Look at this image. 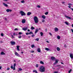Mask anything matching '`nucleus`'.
I'll use <instances>...</instances> for the list:
<instances>
[{"mask_svg": "<svg viewBox=\"0 0 73 73\" xmlns=\"http://www.w3.org/2000/svg\"><path fill=\"white\" fill-rule=\"evenodd\" d=\"M39 71L40 72H45V67L44 66H41L39 68Z\"/></svg>", "mask_w": 73, "mask_h": 73, "instance_id": "nucleus-1", "label": "nucleus"}, {"mask_svg": "<svg viewBox=\"0 0 73 73\" xmlns=\"http://www.w3.org/2000/svg\"><path fill=\"white\" fill-rule=\"evenodd\" d=\"M34 21L36 23H38V18L36 16H35L34 18Z\"/></svg>", "mask_w": 73, "mask_h": 73, "instance_id": "nucleus-2", "label": "nucleus"}, {"mask_svg": "<svg viewBox=\"0 0 73 73\" xmlns=\"http://www.w3.org/2000/svg\"><path fill=\"white\" fill-rule=\"evenodd\" d=\"M20 13L21 14V16H25L26 15L25 13L23 11H21Z\"/></svg>", "mask_w": 73, "mask_h": 73, "instance_id": "nucleus-3", "label": "nucleus"}, {"mask_svg": "<svg viewBox=\"0 0 73 73\" xmlns=\"http://www.w3.org/2000/svg\"><path fill=\"white\" fill-rule=\"evenodd\" d=\"M15 55H16V56H18V57H21V56L20 55V54H18V53L17 52H15Z\"/></svg>", "mask_w": 73, "mask_h": 73, "instance_id": "nucleus-4", "label": "nucleus"}, {"mask_svg": "<svg viewBox=\"0 0 73 73\" xmlns=\"http://www.w3.org/2000/svg\"><path fill=\"white\" fill-rule=\"evenodd\" d=\"M31 34H32V35H33V32H32L31 31L30 33H26V35H31Z\"/></svg>", "mask_w": 73, "mask_h": 73, "instance_id": "nucleus-5", "label": "nucleus"}, {"mask_svg": "<svg viewBox=\"0 0 73 73\" xmlns=\"http://www.w3.org/2000/svg\"><path fill=\"white\" fill-rule=\"evenodd\" d=\"M6 11L7 12H11L12 11V10L10 9H7L6 10Z\"/></svg>", "mask_w": 73, "mask_h": 73, "instance_id": "nucleus-6", "label": "nucleus"}, {"mask_svg": "<svg viewBox=\"0 0 73 73\" xmlns=\"http://www.w3.org/2000/svg\"><path fill=\"white\" fill-rule=\"evenodd\" d=\"M65 16L67 19H70V20H73V19H71V18H70V17H69L66 16V15H65Z\"/></svg>", "mask_w": 73, "mask_h": 73, "instance_id": "nucleus-7", "label": "nucleus"}, {"mask_svg": "<svg viewBox=\"0 0 73 73\" xmlns=\"http://www.w3.org/2000/svg\"><path fill=\"white\" fill-rule=\"evenodd\" d=\"M27 29H28L27 27H26V28H24L22 29V30H23V31H27Z\"/></svg>", "mask_w": 73, "mask_h": 73, "instance_id": "nucleus-8", "label": "nucleus"}, {"mask_svg": "<svg viewBox=\"0 0 73 73\" xmlns=\"http://www.w3.org/2000/svg\"><path fill=\"white\" fill-rule=\"evenodd\" d=\"M11 44L12 45H15V44H16V42H15L11 41Z\"/></svg>", "mask_w": 73, "mask_h": 73, "instance_id": "nucleus-9", "label": "nucleus"}, {"mask_svg": "<svg viewBox=\"0 0 73 73\" xmlns=\"http://www.w3.org/2000/svg\"><path fill=\"white\" fill-rule=\"evenodd\" d=\"M51 59L52 61H54V60H55L56 59V58H55L53 56H52L51 58Z\"/></svg>", "mask_w": 73, "mask_h": 73, "instance_id": "nucleus-10", "label": "nucleus"}, {"mask_svg": "<svg viewBox=\"0 0 73 73\" xmlns=\"http://www.w3.org/2000/svg\"><path fill=\"white\" fill-rule=\"evenodd\" d=\"M25 21H26V20H25V19H23L22 20V23L23 24H24V23H25Z\"/></svg>", "mask_w": 73, "mask_h": 73, "instance_id": "nucleus-11", "label": "nucleus"}, {"mask_svg": "<svg viewBox=\"0 0 73 73\" xmlns=\"http://www.w3.org/2000/svg\"><path fill=\"white\" fill-rule=\"evenodd\" d=\"M54 31L55 32H58V29L57 27H55L54 28Z\"/></svg>", "mask_w": 73, "mask_h": 73, "instance_id": "nucleus-12", "label": "nucleus"}, {"mask_svg": "<svg viewBox=\"0 0 73 73\" xmlns=\"http://www.w3.org/2000/svg\"><path fill=\"white\" fill-rule=\"evenodd\" d=\"M37 51L39 53L41 52V50L40 49V48H38L37 50Z\"/></svg>", "mask_w": 73, "mask_h": 73, "instance_id": "nucleus-13", "label": "nucleus"}, {"mask_svg": "<svg viewBox=\"0 0 73 73\" xmlns=\"http://www.w3.org/2000/svg\"><path fill=\"white\" fill-rule=\"evenodd\" d=\"M16 64L15 63H14V67H13V70H16V68H15V66H16Z\"/></svg>", "mask_w": 73, "mask_h": 73, "instance_id": "nucleus-14", "label": "nucleus"}, {"mask_svg": "<svg viewBox=\"0 0 73 73\" xmlns=\"http://www.w3.org/2000/svg\"><path fill=\"white\" fill-rule=\"evenodd\" d=\"M38 31V28L36 29L35 31V34H36V33H37V32Z\"/></svg>", "mask_w": 73, "mask_h": 73, "instance_id": "nucleus-15", "label": "nucleus"}, {"mask_svg": "<svg viewBox=\"0 0 73 73\" xmlns=\"http://www.w3.org/2000/svg\"><path fill=\"white\" fill-rule=\"evenodd\" d=\"M19 47H20V46H17V49L18 51H20V49H19Z\"/></svg>", "mask_w": 73, "mask_h": 73, "instance_id": "nucleus-16", "label": "nucleus"}, {"mask_svg": "<svg viewBox=\"0 0 73 73\" xmlns=\"http://www.w3.org/2000/svg\"><path fill=\"white\" fill-rule=\"evenodd\" d=\"M70 57L71 58V59H73V54H70Z\"/></svg>", "mask_w": 73, "mask_h": 73, "instance_id": "nucleus-17", "label": "nucleus"}, {"mask_svg": "<svg viewBox=\"0 0 73 73\" xmlns=\"http://www.w3.org/2000/svg\"><path fill=\"white\" fill-rule=\"evenodd\" d=\"M32 14V13L31 12H28L27 13V16H29L30 15H31Z\"/></svg>", "mask_w": 73, "mask_h": 73, "instance_id": "nucleus-18", "label": "nucleus"}, {"mask_svg": "<svg viewBox=\"0 0 73 73\" xmlns=\"http://www.w3.org/2000/svg\"><path fill=\"white\" fill-rule=\"evenodd\" d=\"M58 61H57V60H56L55 62L54 63V65H56V64H57L58 63Z\"/></svg>", "mask_w": 73, "mask_h": 73, "instance_id": "nucleus-19", "label": "nucleus"}, {"mask_svg": "<svg viewBox=\"0 0 73 73\" xmlns=\"http://www.w3.org/2000/svg\"><path fill=\"white\" fill-rule=\"evenodd\" d=\"M3 4L4 5V6H5V7H8V5L4 3H3Z\"/></svg>", "mask_w": 73, "mask_h": 73, "instance_id": "nucleus-20", "label": "nucleus"}, {"mask_svg": "<svg viewBox=\"0 0 73 73\" xmlns=\"http://www.w3.org/2000/svg\"><path fill=\"white\" fill-rule=\"evenodd\" d=\"M1 55H5V53L4 52H1Z\"/></svg>", "mask_w": 73, "mask_h": 73, "instance_id": "nucleus-21", "label": "nucleus"}, {"mask_svg": "<svg viewBox=\"0 0 73 73\" xmlns=\"http://www.w3.org/2000/svg\"><path fill=\"white\" fill-rule=\"evenodd\" d=\"M42 17L43 19H45V18H46V17H45V15H42Z\"/></svg>", "mask_w": 73, "mask_h": 73, "instance_id": "nucleus-22", "label": "nucleus"}, {"mask_svg": "<svg viewBox=\"0 0 73 73\" xmlns=\"http://www.w3.org/2000/svg\"><path fill=\"white\" fill-rule=\"evenodd\" d=\"M45 50H47V51H48L49 50H50V49L48 48H45Z\"/></svg>", "mask_w": 73, "mask_h": 73, "instance_id": "nucleus-23", "label": "nucleus"}, {"mask_svg": "<svg viewBox=\"0 0 73 73\" xmlns=\"http://www.w3.org/2000/svg\"><path fill=\"white\" fill-rule=\"evenodd\" d=\"M57 51H60V48L58 47H57L56 49Z\"/></svg>", "mask_w": 73, "mask_h": 73, "instance_id": "nucleus-24", "label": "nucleus"}, {"mask_svg": "<svg viewBox=\"0 0 73 73\" xmlns=\"http://www.w3.org/2000/svg\"><path fill=\"white\" fill-rule=\"evenodd\" d=\"M40 63L41 64H42L43 65H44V63L42 61H40Z\"/></svg>", "mask_w": 73, "mask_h": 73, "instance_id": "nucleus-25", "label": "nucleus"}, {"mask_svg": "<svg viewBox=\"0 0 73 73\" xmlns=\"http://www.w3.org/2000/svg\"><path fill=\"white\" fill-rule=\"evenodd\" d=\"M31 30H33V29H35V27H33V26H32L31 27Z\"/></svg>", "mask_w": 73, "mask_h": 73, "instance_id": "nucleus-26", "label": "nucleus"}, {"mask_svg": "<svg viewBox=\"0 0 73 73\" xmlns=\"http://www.w3.org/2000/svg\"><path fill=\"white\" fill-rule=\"evenodd\" d=\"M65 24H66L67 25H69V23H68V22L66 21L65 22Z\"/></svg>", "mask_w": 73, "mask_h": 73, "instance_id": "nucleus-27", "label": "nucleus"}, {"mask_svg": "<svg viewBox=\"0 0 73 73\" xmlns=\"http://www.w3.org/2000/svg\"><path fill=\"white\" fill-rule=\"evenodd\" d=\"M31 46L32 48H35V45L34 44H32L31 45Z\"/></svg>", "mask_w": 73, "mask_h": 73, "instance_id": "nucleus-28", "label": "nucleus"}, {"mask_svg": "<svg viewBox=\"0 0 73 73\" xmlns=\"http://www.w3.org/2000/svg\"><path fill=\"white\" fill-rule=\"evenodd\" d=\"M35 41H39V38H36L35 39Z\"/></svg>", "mask_w": 73, "mask_h": 73, "instance_id": "nucleus-29", "label": "nucleus"}, {"mask_svg": "<svg viewBox=\"0 0 73 73\" xmlns=\"http://www.w3.org/2000/svg\"><path fill=\"white\" fill-rule=\"evenodd\" d=\"M57 38H58V39L59 40H60V36H57Z\"/></svg>", "mask_w": 73, "mask_h": 73, "instance_id": "nucleus-30", "label": "nucleus"}, {"mask_svg": "<svg viewBox=\"0 0 73 73\" xmlns=\"http://www.w3.org/2000/svg\"><path fill=\"white\" fill-rule=\"evenodd\" d=\"M25 2V1H24V0H22L21 1V3H24Z\"/></svg>", "mask_w": 73, "mask_h": 73, "instance_id": "nucleus-31", "label": "nucleus"}, {"mask_svg": "<svg viewBox=\"0 0 73 73\" xmlns=\"http://www.w3.org/2000/svg\"><path fill=\"white\" fill-rule=\"evenodd\" d=\"M40 34L41 36H42V35H43V33L42 32H40Z\"/></svg>", "mask_w": 73, "mask_h": 73, "instance_id": "nucleus-32", "label": "nucleus"}, {"mask_svg": "<svg viewBox=\"0 0 73 73\" xmlns=\"http://www.w3.org/2000/svg\"><path fill=\"white\" fill-rule=\"evenodd\" d=\"M45 14L46 15H48V12H47L46 13H45Z\"/></svg>", "mask_w": 73, "mask_h": 73, "instance_id": "nucleus-33", "label": "nucleus"}, {"mask_svg": "<svg viewBox=\"0 0 73 73\" xmlns=\"http://www.w3.org/2000/svg\"><path fill=\"white\" fill-rule=\"evenodd\" d=\"M22 34H23V33L20 32L19 33V35H21Z\"/></svg>", "mask_w": 73, "mask_h": 73, "instance_id": "nucleus-34", "label": "nucleus"}, {"mask_svg": "<svg viewBox=\"0 0 73 73\" xmlns=\"http://www.w3.org/2000/svg\"><path fill=\"white\" fill-rule=\"evenodd\" d=\"M37 72V70H33V73H35V72Z\"/></svg>", "mask_w": 73, "mask_h": 73, "instance_id": "nucleus-35", "label": "nucleus"}, {"mask_svg": "<svg viewBox=\"0 0 73 73\" xmlns=\"http://www.w3.org/2000/svg\"><path fill=\"white\" fill-rule=\"evenodd\" d=\"M68 5H73V4L71 3H68Z\"/></svg>", "mask_w": 73, "mask_h": 73, "instance_id": "nucleus-36", "label": "nucleus"}, {"mask_svg": "<svg viewBox=\"0 0 73 73\" xmlns=\"http://www.w3.org/2000/svg\"><path fill=\"white\" fill-rule=\"evenodd\" d=\"M36 68H38V64H36Z\"/></svg>", "mask_w": 73, "mask_h": 73, "instance_id": "nucleus-37", "label": "nucleus"}, {"mask_svg": "<svg viewBox=\"0 0 73 73\" xmlns=\"http://www.w3.org/2000/svg\"><path fill=\"white\" fill-rule=\"evenodd\" d=\"M19 71L18 70V71H21V70H22V69L21 68H19Z\"/></svg>", "mask_w": 73, "mask_h": 73, "instance_id": "nucleus-38", "label": "nucleus"}, {"mask_svg": "<svg viewBox=\"0 0 73 73\" xmlns=\"http://www.w3.org/2000/svg\"><path fill=\"white\" fill-rule=\"evenodd\" d=\"M11 69H13V66H11Z\"/></svg>", "mask_w": 73, "mask_h": 73, "instance_id": "nucleus-39", "label": "nucleus"}, {"mask_svg": "<svg viewBox=\"0 0 73 73\" xmlns=\"http://www.w3.org/2000/svg\"><path fill=\"white\" fill-rule=\"evenodd\" d=\"M71 71H72V69H70V70L68 71V73H70L71 72Z\"/></svg>", "mask_w": 73, "mask_h": 73, "instance_id": "nucleus-40", "label": "nucleus"}, {"mask_svg": "<svg viewBox=\"0 0 73 73\" xmlns=\"http://www.w3.org/2000/svg\"><path fill=\"white\" fill-rule=\"evenodd\" d=\"M1 36H3L4 34L3 33H2L1 34Z\"/></svg>", "mask_w": 73, "mask_h": 73, "instance_id": "nucleus-41", "label": "nucleus"}, {"mask_svg": "<svg viewBox=\"0 0 73 73\" xmlns=\"http://www.w3.org/2000/svg\"><path fill=\"white\" fill-rule=\"evenodd\" d=\"M35 52V51L33 50H32L31 51V53H34Z\"/></svg>", "mask_w": 73, "mask_h": 73, "instance_id": "nucleus-42", "label": "nucleus"}, {"mask_svg": "<svg viewBox=\"0 0 73 73\" xmlns=\"http://www.w3.org/2000/svg\"><path fill=\"white\" fill-rule=\"evenodd\" d=\"M42 23H44V22H45V20H44V19L42 20Z\"/></svg>", "mask_w": 73, "mask_h": 73, "instance_id": "nucleus-43", "label": "nucleus"}, {"mask_svg": "<svg viewBox=\"0 0 73 73\" xmlns=\"http://www.w3.org/2000/svg\"><path fill=\"white\" fill-rule=\"evenodd\" d=\"M58 66H60V65H57L56 66H55V67Z\"/></svg>", "mask_w": 73, "mask_h": 73, "instance_id": "nucleus-44", "label": "nucleus"}, {"mask_svg": "<svg viewBox=\"0 0 73 73\" xmlns=\"http://www.w3.org/2000/svg\"><path fill=\"white\" fill-rule=\"evenodd\" d=\"M15 31H18V29L17 28H16L15 29Z\"/></svg>", "mask_w": 73, "mask_h": 73, "instance_id": "nucleus-45", "label": "nucleus"}, {"mask_svg": "<svg viewBox=\"0 0 73 73\" xmlns=\"http://www.w3.org/2000/svg\"><path fill=\"white\" fill-rule=\"evenodd\" d=\"M18 38H21V36H19V37H18Z\"/></svg>", "mask_w": 73, "mask_h": 73, "instance_id": "nucleus-46", "label": "nucleus"}, {"mask_svg": "<svg viewBox=\"0 0 73 73\" xmlns=\"http://www.w3.org/2000/svg\"><path fill=\"white\" fill-rule=\"evenodd\" d=\"M49 34H50V36H52V33H49Z\"/></svg>", "mask_w": 73, "mask_h": 73, "instance_id": "nucleus-47", "label": "nucleus"}, {"mask_svg": "<svg viewBox=\"0 0 73 73\" xmlns=\"http://www.w3.org/2000/svg\"><path fill=\"white\" fill-rule=\"evenodd\" d=\"M10 69V68H8L7 69V70H9Z\"/></svg>", "mask_w": 73, "mask_h": 73, "instance_id": "nucleus-48", "label": "nucleus"}, {"mask_svg": "<svg viewBox=\"0 0 73 73\" xmlns=\"http://www.w3.org/2000/svg\"><path fill=\"white\" fill-rule=\"evenodd\" d=\"M37 7H38V8H40V5L37 6Z\"/></svg>", "mask_w": 73, "mask_h": 73, "instance_id": "nucleus-49", "label": "nucleus"}, {"mask_svg": "<svg viewBox=\"0 0 73 73\" xmlns=\"http://www.w3.org/2000/svg\"><path fill=\"white\" fill-rule=\"evenodd\" d=\"M16 34H15V33H13V36H15Z\"/></svg>", "mask_w": 73, "mask_h": 73, "instance_id": "nucleus-50", "label": "nucleus"}, {"mask_svg": "<svg viewBox=\"0 0 73 73\" xmlns=\"http://www.w3.org/2000/svg\"><path fill=\"white\" fill-rule=\"evenodd\" d=\"M12 37V38H15V37H14V36H13V35H11Z\"/></svg>", "mask_w": 73, "mask_h": 73, "instance_id": "nucleus-51", "label": "nucleus"}, {"mask_svg": "<svg viewBox=\"0 0 73 73\" xmlns=\"http://www.w3.org/2000/svg\"><path fill=\"white\" fill-rule=\"evenodd\" d=\"M64 46L65 48H66V44H65L64 45Z\"/></svg>", "mask_w": 73, "mask_h": 73, "instance_id": "nucleus-52", "label": "nucleus"}, {"mask_svg": "<svg viewBox=\"0 0 73 73\" xmlns=\"http://www.w3.org/2000/svg\"><path fill=\"white\" fill-rule=\"evenodd\" d=\"M54 73H58V72L57 71H55L54 72Z\"/></svg>", "mask_w": 73, "mask_h": 73, "instance_id": "nucleus-53", "label": "nucleus"}, {"mask_svg": "<svg viewBox=\"0 0 73 73\" xmlns=\"http://www.w3.org/2000/svg\"><path fill=\"white\" fill-rule=\"evenodd\" d=\"M4 1H7L8 0H3Z\"/></svg>", "mask_w": 73, "mask_h": 73, "instance_id": "nucleus-54", "label": "nucleus"}, {"mask_svg": "<svg viewBox=\"0 0 73 73\" xmlns=\"http://www.w3.org/2000/svg\"><path fill=\"white\" fill-rule=\"evenodd\" d=\"M0 43H1V44L2 43H3V42L2 41H0Z\"/></svg>", "mask_w": 73, "mask_h": 73, "instance_id": "nucleus-55", "label": "nucleus"}, {"mask_svg": "<svg viewBox=\"0 0 73 73\" xmlns=\"http://www.w3.org/2000/svg\"><path fill=\"white\" fill-rule=\"evenodd\" d=\"M68 8H70H70H71V6H68Z\"/></svg>", "mask_w": 73, "mask_h": 73, "instance_id": "nucleus-56", "label": "nucleus"}, {"mask_svg": "<svg viewBox=\"0 0 73 73\" xmlns=\"http://www.w3.org/2000/svg\"><path fill=\"white\" fill-rule=\"evenodd\" d=\"M34 36H35V35H33L31 36L32 37H34Z\"/></svg>", "mask_w": 73, "mask_h": 73, "instance_id": "nucleus-57", "label": "nucleus"}, {"mask_svg": "<svg viewBox=\"0 0 73 73\" xmlns=\"http://www.w3.org/2000/svg\"><path fill=\"white\" fill-rule=\"evenodd\" d=\"M27 32H30V30H29V29H28V30H27Z\"/></svg>", "mask_w": 73, "mask_h": 73, "instance_id": "nucleus-58", "label": "nucleus"}, {"mask_svg": "<svg viewBox=\"0 0 73 73\" xmlns=\"http://www.w3.org/2000/svg\"><path fill=\"white\" fill-rule=\"evenodd\" d=\"M2 68V66H0V70L1 69V68Z\"/></svg>", "mask_w": 73, "mask_h": 73, "instance_id": "nucleus-59", "label": "nucleus"}, {"mask_svg": "<svg viewBox=\"0 0 73 73\" xmlns=\"http://www.w3.org/2000/svg\"><path fill=\"white\" fill-rule=\"evenodd\" d=\"M65 2H62V4H64V3H65Z\"/></svg>", "mask_w": 73, "mask_h": 73, "instance_id": "nucleus-60", "label": "nucleus"}, {"mask_svg": "<svg viewBox=\"0 0 73 73\" xmlns=\"http://www.w3.org/2000/svg\"><path fill=\"white\" fill-rule=\"evenodd\" d=\"M5 20L6 21L7 20V18H5Z\"/></svg>", "mask_w": 73, "mask_h": 73, "instance_id": "nucleus-61", "label": "nucleus"}, {"mask_svg": "<svg viewBox=\"0 0 73 73\" xmlns=\"http://www.w3.org/2000/svg\"><path fill=\"white\" fill-rule=\"evenodd\" d=\"M45 31L47 32V29H45Z\"/></svg>", "mask_w": 73, "mask_h": 73, "instance_id": "nucleus-62", "label": "nucleus"}, {"mask_svg": "<svg viewBox=\"0 0 73 73\" xmlns=\"http://www.w3.org/2000/svg\"><path fill=\"white\" fill-rule=\"evenodd\" d=\"M71 9H72V11H73V8H70Z\"/></svg>", "mask_w": 73, "mask_h": 73, "instance_id": "nucleus-63", "label": "nucleus"}, {"mask_svg": "<svg viewBox=\"0 0 73 73\" xmlns=\"http://www.w3.org/2000/svg\"><path fill=\"white\" fill-rule=\"evenodd\" d=\"M72 28H73V24H72Z\"/></svg>", "mask_w": 73, "mask_h": 73, "instance_id": "nucleus-64", "label": "nucleus"}]
</instances>
